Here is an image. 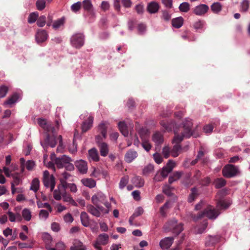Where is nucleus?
Masks as SVG:
<instances>
[{"label": "nucleus", "mask_w": 250, "mask_h": 250, "mask_svg": "<svg viewBox=\"0 0 250 250\" xmlns=\"http://www.w3.org/2000/svg\"><path fill=\"white\" fill-rule=\"evenodd\" d=\"M57 188L53 192V197L55 200L60 201L62 197L64 202L75 203L71 196L65 191V187H63V189L60 188L58 185Z\"/></svg>", "instance_id": "obj_5"}, {"label": "nucleus", "mask_w": 250, "mask_h": 250, "mask_svg": "<svg viewBox=\"0 0 250 250\" xmlns=\"http://www.w3.org/2000/svg\"><path fill=\"white\" fill-rule=\"evenodd\" d=\"M132 184L137 188H141L144 186V181L143 179L139 176H135L132 180Z\"/></svg>", "instance_id": "obj_31"}, {"label": "nucleus", "mask_w": 250, "mask_h": 250, "mask_svg": "<svg viewBox=\"0 0 250 250\" xmlns=\"http://www.w3.org/2000/svg\"><path fill=\"white\" fill-rule=\"evenodd\" d=\"M82 4L83 9L89 13V15L92 17H94L95 16V13L93 10V5L91 0H84L83 1Z\"/></svg>", "instance_id": "obj_18"}, {"label": "nucleus", "mask_w": 250, "mask_h": 250, "mask_svg": "<svg viewBox=\"0 0 250 250\" xmlns=\"http://www.w3.org/2000/svg\"><path fill=\"white\" fill-rule=\"evenodd\" d=\"M213 183L216 188H220L226 185V181L223 178H219L215 179Z\"/></svg>", "instance_id": "obj_33"}, {"label": "nucleus", "mask_w": 250, "mask_h": 250, "mask_svg": "<svg viewBox=\"0 0 250 250\" xmlns=\"http://www.w3.org/2000/svg\"><path fill=\"white\" fill-rule=\"evenodd\" d=\"M45 1L44 0H38L36 5L37 8L39 10H42L45 7Z\"/></svg>", "instance_id": "obj_51"}, {"label": "nucleus", "mask_w": 250, "mask_h": 250, "mask_svg": "<svg viewBox=\"0 0 250 250\" xmlns=\"http://www.w3.org/2000/svg\"><path fill=\"white\" fill-rule=\"evenodd\" d=\"M210 8L214 13L218 14L222 10V5L220 2H214L211 5Z\"/></svg>", "instance_id": "obj_39"}, {"label": "nucleus", "mask_w": 250, "mask_h": 250, "mask_svg": "<svg viewBox=\"0 0 250 250\" xmlns=\"http://www.w3.org/2000/svg\"><path fill=\"white\" fill-rule=\"evenodd\" d=\"M70 176L71 175L69 173L66 172L62 173L59 177L60 182V184L59 185V187H61V188L63 189V187H65L67 184L66 181V180H67Z\"/></svg>", "instance_id": "obj_21"}, {"label": "nucleus", "mask_w": 250, "mask_h": 250, "mask_svg": "<svg viewBox=\"0 0 250 250\" xmlns=\"http://www.w3.org/2000/svg\"><path fill=\"white\" fill-rule=\"evenodd\" d=\"M82 7V3L80 1H78L76 3H74L71 6V10L74 12H77L79 11Z\"/></svg>", "instance_id": "obj_53"}, {"label": "nucleus", "mask_w": 250, "mask_h": 250, "mask_svg": "<svg viewBox=\"0 0 250 250\" xmlns=\"http://www.w3.org/2000/svg\"><path fill=\"white\" fill-rule=\"evenodd\" d=\"M138 155L136 151L130 149L126 152L125 155V161L127 163H130L138 157Z\"/></svg>", "instance_id": "obj_13"}, {"label": "nucleus", "mask_w": 250, "mask_h": 250, "mask_svg": "<svg viewBox=\"0 0 250 250\" xmlns=\"http://www.w3.org/2000/svg\"><path fill=\"white\" fill-rule=\"evenodd\" d=\"M109 242V236L106 233L99 234L93 242L92 245L96 250H103L102 246H105Z\"/></svg>", "instance_id": "obj_7"}, {"label": "nucleus", "mask_w": 250, "mask_h": 250, "mask_svg": "<svg viewBox=\"0 0 250 250\" xmlns=\"http://www.w3.org/2000/svg\"><path fill=\"white\" fill-rule=\"evenodd\" d=\"M88 157L89 159L95 162H97L99 160L98 152L95 148H92L88 150Z\"/></svg>", "instance_id": "obj_26"}, {"label": "nucleus", "mask_w": 250, "mask_h": 250, "mask_svg": "<svg viewBox=\"0 0 250 250\" xmlns=\"http://www.w3.org/2000/svg\"><path fill=\"white\" fill-rule=\"evenodd\" d=\"M64 20L62 19H60L55 21L53 25V28L54 29H57L59 28L61 25L63 24Z\"/></svg>", "instance_id": "obj_58"}, {"label": "nucleus", "mask_w": 250, "mask_h": 250, "mask_svg": "<svg viewBox=\"0 0 250 250\" xmlns=\"http://www.w3.org/2000/svg\"><path fill=\"white\" fill-rule=\"evenodd\" d=\"M19 98V94L17 93H14L4 103V104L7 105L13 104L17 102Z\"/></svg>", "instance_id": "obj_34"}, {"label": "nucleus", "mask_w": 250, "mask_h": 250, "mask_svg": "<svg viewBox=\"0 0 250 250\" xmlns=\"http://www.w3.org/2000/svg\"><path fill=\"white\" fill-rule=\"evenodd\" d=\"M81 221L82 225L85 227L89 226L90 222L88 214L84 211L81 213Z\"/></svg>", "instance_id": "obj_29"}, {"label": "nucleus", "mask_w": 250, "mask_h": 250, "mask_svg": "<svg viewBox=\"0 0 250 250\" xmlns=\"http://www.w3.org/2000/svg\"><path fill=\"white\" fill-rule=\"evenodd\" d=\"M142 146L143 147L146 151H149L151 148V146L146 140H142Z\"/></svg>", "instance_id": "obj_55"}, {"label": "nucleus", "mask_w": 250, "mask_h": 250, "mask_svg": "<svg viewBox=\"0 0 250 250\" xmlns=\"http://www.w3.org/2000/svg\"><path fill=\"white\" fill-rule=\"evenodd\" d=\"M229 204H217L215 207L209 205L199 214L197 219L204 216L209 219H215L220 213V210L227 209L229 208Z\"/></svg>", "instance_id": "obj_3"}, {"label": "nucleus", "mask_w": 250, "mask_h": 250, "mask_svg": "<svg viewBox=\"0 0 250 250\" xmlns=\"http://www.w3.org/2000/svg\"><path fill=\"white\" fill-rule=\"evenodd\" d=\"M107 123L106 122H102L98 126V131L101 135H98L96 137V142L98 144L100 149V154L102 156H106L109 152V147L108 145L104 142H101L103 139L106 137Z\"/></svg>", "instance_id": "obj_2"}, {"label": "nucleus", "mask_w": 250, "mask_h": 250, "mask_svg": "<svg viewBox=\"0 0 250 250\" xmlns=\"http://www.w3.org/2000/svg\"><path fill=\"white\" fill-rule=\"evenodd\" d=\"M152 140L156 145H160L164 142L163 136L159 132H157L153 134Z\"/></svg>", "instance_id": "obj_28"}, {"label": "nucleus", "mask_w": 250, "mask_h": 250, "mask_svg": "<svg viewBox=\"0 0 250 250\" xmlns=\"http://www.w3.org/2000/svg\"><path fill=\"white\" fill-rule=\"evenodd\" d=\"M144 212V209L142 207H138L135 211L134 213L132 215L134 217H137L142 215Z\"/></svg>", "instance_id": "obj_63"}, {"label": "nucleus", "mask_w": 250, "mask_h": 250, "mask_svg": "<svg viewBox=\"0 0 250 250\" xmlns=\"http://www.w3.org/2000/svg\"><path fill=\"white\" fill-rule=\"evenodd\" d=\"M51 159L52 161H54L55 164L58 168L65 167L68 171H72L74 169V165L71 163V158L65 155L56 158L55 154L52 153L51 155Z\"/></svg>", "instance_id": "obj_4"}, {"label": "nucleus", "mask_w": 250, "mask_h": 250, "mask_svg": "<svg viewBox=\"0 0 250 250\" xmlns=\"http://www.w3.org/2000/svg\"><path fill=\"white\" fill-rule=\"evenodd\" d=\"M33 242L28 244L26 243H21L20 242L18 244V246L20 249L23 248H32L33 247Z\"/></svg>", "instance_id": "obj_61"}, {"label": "nucleus", "mask_w": 250, "mask_h": 250, "mask_svg": "<svg viewBox=\"0 0 250 250\" xmlns=\"http://www.w3.org/2000/svg\"><path fill=\"white\" fill-rule=\"evenodd\" d=\"M39 208H46L47 210L42 209L39 213V216L40 218L46 219L49 214V212H51V208L50 204H38Z\"/></svg>", "instance_id": "obj_16"}, {"label": "nucleus", "mask_w": 250, "mask_h": 250, "mask_svg": "<svg viewBox=\"0 0 250 250\" xmlns=\"http://www.w3.org/2000/svg\"><path fill=\"white\" fill-rule=\"evenodd\" d=\"M208 6L204 4H200L196 6L194 10V13L198 16H202L205 14L208 10Z\"/></svg>", "instance_id": "obj_14"}, {"label": "nucleus", "mask_w": 250, "mask_h": 250, "mask_svg": "<svg viewBox=\"0 0 250 250\" xmlns=\"http://www.w3.org/2000/svg\"><path fill=\"white\" fill-rule=\"evenodd\" d=\"M40 181L38 178H34L32 181L30 189L36 192L39 189Z\"/></svg>", "instance_id": "obj_42"}, {"label": "nucleus", "mask_w": 250, "mask_h": 250, "mask_svg": "<svg viewBox=\"0 0 250 250\" xmlns=\"http://www.w3.org/2000/svg\"><path fill=\"white\" fill-rule=\"evenodd\" d=\"M118 126L121 132L124 136H127L128 131L127 127L124 122H120L118 124Z\"/></svg>", "instance_id": "obj_35"}, {"label": "nucleus", "mask_w": 250, "mask_h": 250, "mask_svg": "<svg viewBox=\"0 0 250 250\" xmlns=\"http://www.w3.org/2000/svg\"><path fill=\"white\" fill-rule=\"evenodd\" d=\"M71 45L76 48H80L84 44V36L82 34L77 33L73 35L71 38Z\"/></svg>", "instance_id": "obj_9"}, {"label": "nucleus", "mask_w": 250, "mask_h": 250, "mask_svg": "<svg viewBox=\"0 0 250 250\" xmlns=\"http://www.w3.org/2000/svg\"><path fill=\"white\" fill-rule=\"evenodd\" d=\"M42 238L45 243V247L51 245L52 238L49 234L46 232L42 233Z\"/></svg>", "instance_id": "obj_38"}, {"label": "nucleus", "mask_w": 250, "mask_h": 250, "mask_svg": "<svg viewBox=\"0 0 250 250\" xmlns=\"http://www.w3.org/2000/svg\"><path fill=\"white\" fill-rule=\"evenodd\" d=\"M69 188L70 191L72 192H76L77 191V188L75 184L67 183V185L65 187V191L66 189Z\"/></svg>", "instance_id": "obj_60"}, {"label": "nucleus", "mask_w": 250, "mask_h": 250, "mask_svg": "<svg viewBox=\"0 0 250 250\" xmlns=\"http://www.w3.org/2000/svg\"><path fill=\"white\" fill-rule=\"evenodd\" d=\"M8 92V88L6 86H0V98L4 97Z\"/></svg>", "instance_id": "obj_57"}, {"label": "nucleus", "mask_w": 250, "mask_h": 250, "mask_svg": "<svg viewBox=\"0 0 250 250\" xmlns=\"http://www.w3.org/2000/svg\"><path fill=\"white\" fill-rule=\"evenodd\" d=\"M37 24L39 27H43L46 23V18L45 16H41L38 18L37 20Z\"/></svg>", "instance_id": "obj_48"}, {"label": "nucleus", "mask_w": 250, "mask_h": 250, "mask_svg": "<svg viewBox=\"0 0 250 250\" xmlns=\"http://www.w3.org/2000/svg\"><path fill=\"white\" fill-rule=\"evenodd\" d=\"M93 123V117L89 116L87 120L84 121L82 125V129L83 132H86L92 126Z\"/></svg>", "instance_id": "obj_20"}, {"label": "nucleus", "mask_w": 250, "mask_h": 250, "mask_svg": "<svg viewBox=\"0 0 250 250\" xmlns=\"http://www.w3.org/2000/svg\"><path fill=\"white\" fill-rule=\"evenodd\" d=\"M220 240L218 236H209L206 241L205 244L207 246H213L217 243Z\"/></svg>", "instance_id": "obj_27"}, {"label": "nucleus", "mask_w": 250, "mask_h": 250, "mask_svg": "<svg viewBox=\"0 0 250 250\" xmlns=\"http://www.w3.org/2000/svg\"><path fill=\"white\" fill-rule=\"evenodd\" d=\"M13 178V181L11 183V190L12 193L14 194L15 192L16 188H14L15 185H18L20 182L21 179L19 176V173H16L11 174Z\"/></svg>", "instance_id": "obj_24"}, {"label": "nucleus", "mask_w": 250, "mask_h": 250, "mask_svg": "<svg viewBox=\"0 0 250 250\" xmlns=\"http://www.w3.org/2000/svg\"><path fill=\"white\" fill-rule=\"evenodd\" d=\"M57 142L56 140V136L55 135H53L51 137L49 134H47L46 138L44 140V143H41V145L43 148L45 149L48 146H49L51 147H54L56 145Z\"/></svg>", "instance_id": "obj_11"}, {"label": "nucleus", "mask_w": 250, "mask_h": 250, "mask_svg": "<svg viewBox=\"0 0 250 250\" xmlns=\"http://www.w3.org/2000/svg\"><path fill=\"white\" fill-rule=\"evenodd\" d=\"M162 18L166 21H168L171 18V15L167 10L162 11Z\"/></svg>", "instance_id": "obj_62"}, {"label": "nucleus", "mask_w": 250, "mask_h": 250, "mask_svg": "<svg viewBox=\"0 0 250 250\" xmlns=\"http://www.w3.org/2000/svg\"><path fill=\"white\" fill-rule=\"evenodd\" d=\"M227 190L225 189H222L220 191H219L217 195L216 198H219V200L217 201L216 203H226L225 202V201L223 200L222 196L226 194Z\"/></svg>", "instance_id": "obj_50"}, {"label": "nucleus", "mask_w": 250, "mask_h": 250, "mask_svg": "<svg viewBox=\"0 0 250 250\" xmlns=\"http://www.w3.org/2000/svg\"><path fill=\"white\" fill-rule=\"evenodd\" d=\"M75 166L80 173L84 174L87 172L88 167L86 161L83 160L77 161L75 163Z\"/></svg>", "instance_id": "obj_17"}, {"label": "nucleus", "mask_w": 250, "mask_h": 250, "mask_svg": "<svg viewBox=\"0 0 250 250\" xmlns=\"http://www.w3.org/2000/svg\"><path fill=\"white\" fill-rule=\"evenodd\" d=\"M161 125L167 131H171L172 129L175 134V137L173 139V142L176 144H178L182 141L184 138H189L191 136L195 137L198 136L192 130V122L189 119H186L183 123V131L181 134H177L178 132V127L174 122H170L162 120L160 122Z\"/></svg>", "instance_id": "obj_1"}, {"label": "nucleus", "mask_w": 250, "mask_h": 250, "mask_svg": "<svg viewBox=\"0 0 250 250\" xmlns=\"http://www.w3.org/2000/svg\"><path fill=\"white\" fill-rule=\"evenodd\" d=\"M105 197L104 195L101 192L95 193L92 197V203H106L105 201Z\"/></svg>", "instance_id": "obj_19"}, {"label": "nucleus", "mask_w": 250, "mask_h": 250, "mask_svg": "<svg viewBox=\"0 0 250 250\" xmlns=\"http://www.w3.org/2000/svg\"><path fill=\"white\" fill-rule=\"evenodd\" d=\"M191 193L189 195L188 201L189 202H192L194 201L195 199L198 195V190L196 188H193L191 189Z\"/></svg>", "instance_id": "obj_40"}, {"label": "nucleus", "mask_w": 250, "mask_h": 250, "mask_svg": "<svg viewBox=\"0 0 250 250\" xmlns=\"http://www.w3.org/2000/svg\"><path fill=\"white\" fill-rule=\"evenodd\" d=\"M190 8L189 4L188 2H184L182 3L179 7V9L180 11L183 12H187L189 11Z\"/></svg>", "instance_id": "obj_46"}, {"label": "nucleus", "mask_w": 250, "mask_h": 250, "mask_svg": "<svg viewBox=\"0 0 250 250\" xmlns=\"http://www.w3.org/2000/svg\"><path fill=\"white\" fill-rule=\"evenodd\" d=\"M153 158L156 163L161 164L163 162V158L160 154L156 153L153 155Z\"/></svg>", "instance_id": "obj_59"}, {"label": "nucleus", "mask_w": 250, "mask_h": 250, "mask_svg": "<svg viewBox=\"0 0 250 250\" xmlns=\"http://www.w3.org/2000/svg\"><path fill=\"white\" fill-rule=\"evenodd\" d=\"M171 150L168 146H165L162 150V153L165 158H167L169 156Z\"/></svg>", "instance_id": "obj_56"}, {"label": "nucleus", "mask_w": 250, "mask_h": 250, "mask_svg": "<svg viewBox=\"0 0 250 250\" xmlns=\"http://www.w3.org/2000/svg\"><path fill=\"white\" fill-rule=\"evenodd\" d=\"M174 240L173 237H167L162 239L159 243L160 247L163 250L168 249L172 244Z\"/></svg>", "instance_id": "obj_15"}, {"label": "nucleus", "mask_w": 250, "mask_h": 250, "mask_svg": "<svg viewBox=\"0 0 250 250\" xmlns=\"http://www.w3.org/2000/svg\"><path fill=\"white\" fill-rule=\"evenodd\" d=\"M39 15L37 12H33L31 13L28 18V22L29 23H34L38 18Z\"/></svg>", "instance_id": "obj_45"}, {"label": "nucleus", "mask_w": 250, "mask_h": 250, "mask_svg": "<svg viewBox=\"0 0 250 250\" xmlns=\"http://www.w3.org/2000/svg\"><path fill=\"white\" fill-rule=\"evenodd\" d=\"M70 250H86V247L79 240L75 239L73 241V245L70 248Z\"/></svg>", "instance_id": "obj_22"}, {"label": "nucleus", "mask_w": 250, "mask_h": 250, "mask_svg": "<svg viewBox=\"0 0 250 250\" xmlns=\"http://www.w3.org/2000/svg\"><path fill=\"white\" fill-rule=\"evenodd\" d=\"M129 180L128 176H125L121 178L119 183V188L123 189L127 184Z\"/></svg>", "instance_id": "obj_44"}, {"label": "nucleus", "mask_w": 250, "mask_h": 250, "mask_svg": "<svg viewBox=\"0 0 250 250\" xmlns=\"http://www.w3.org/2000/svg\"><path fill=\"white\" fill-rule=\"evenodd\" d=\"M138 134L142 140H146L147 138V130L144 128H140L138 131Z\"/></svg>", "instance_id": "obj_47"}, {"label": "nucleus", "mask_w": 250, "mask_h": 250, "mask_svg": "<svg viewBox=\"0 0 250 250\" xmlns=\"http://www.w3.org/2000/svg\"><path fill=\"white\" fill-rule=\"evenodd\" d=\"M55 246L57 250H66V246L62 242L57 243Z\"/></svg>", "instance_id": "obj_64"}, {"label": "nucleus", "mask_w": 250, "mask_h": 250, "mask_svg": "<svg viewBox=\"0 0 250 250\" xmlns=\"http://www.w3.org/2000/svg\"><path fill=\"white\" fill-rule=\"evenodd\" d=\"M22 216L26 221H29L31 219V212L27 208L24 209L22 211Z\"/></svg>", "instance_id": "obj_43"}, {"label": "nucleus", "mask_w": 250, "mask_h": 250, "mask_svg": "<svg viewBox=\"0 0 250 250\" xmlns=\"http://www.w3.org/2000/svg\"><path fill=\"white\" fill-rule=\"evenodd\" d=\"M250 6V1L249 0H243L240 3V11L246 12L248 11Z\"/></svg>", "instance_id": "obj_41"}, {"label": "nucleus", "mask_w": 250, "mask_h": 250, "mask_svg": "<svg viewBox=\"0 0 250 250\" xmlns=\"http://www.w3.org/2000/svg\"><path fill=\"white\" fill-rule=\"evenodd\" d=\"M154 169V166L152 164H149L146 166L143 169V174L144 175H147L150 173Z\"/></svg>", "instance_id": "obj_52"}, {"label": "nucleus", "mask_w": 250, "mask_h": 250, "mask_svg": "<svg viewBox=\"0 0 250 250\" xmlns=\"http://www.w3.org/2000/svg\"><path fill=\"white\" fill-rule=\"evenodd\" d=\"M47 37L48 34L46 31L43 29H39L35 36L36 42L38 44L44 42Z\"/></svg>", "instance_id": "obj_12"}, {"label": "nucleus", "mask_w": 250, "mask_h": 250, "mask_svg": "<svg viewBox=\"0 0 250 250\" xmlns=\"http://www.w3.org/2000/svg\"><path fill=\"white\" fill-rule=\"evenodd\" d=\"M38 123L45 131L50 124L47 123L46 120L41 118L38 119Z\"/></svg>", "instance_id": "obj_49"}, {"label": "nucleus", "mask_w": 250, "mask_h": 250, "mask_svg": "<svg viewBox=\"0 0 250 250\" xmlns=\"http://www.w3.org/2000/svg\"><path fill=\"white\" fill-rule=\"evenodd\" d=\"M82 184L89 188H94L96 186V182L91 178H84L81 180Z\"/></svg>", "instance_id": "obj_30"}, {"label": "nucleus", "mask_w": 250, "mask_h": 250, "mask_svg": "<svg viewBox=\"0 0 250 250\" xmlns=\"http://www.w3.org/2000/svg\"><path fill=\"white\" fill-rule=\"evenodd\" d=\"M239 172L238 167L231 164L226 165L222 169L223 175L227 178L233 177L236 176Z\"/></svg>", "instance_id": "obj_8"}, {"label": "nucleus", "mask_w": 250, "mask_h": 250, "mask_svg": "<svg viewBox=\"0 0 250 250\" xmlns=\"http://www.w3.org/2000/svg\"><path fill=\"white\" fill-rule=\"evenodd\" d=\"M159 9L158 3L155 1H152L147 5V9L150 13H156Z\"/></svg>", "instance_id": "obj_25"}, {"label": "nucleus", "mask_w": 250, "mask_h": 250, "mask_svg": "<svg viewBox=\"0 0 250 250\" xmlns=\"http://www.w3.org/2000/svg\"><path fill=\"white\" fill-rule=\"evenodd\" d=\"M170 204H164L160 208V213L163 216H165L170 208Z\"/></svg>", "instance_id": "obj_54"}, {"label": "nucleus", "mask_w": 250, "mask_h": 250, "mask_svg": "<svg viewBox=\"0 0 250 250\" xmlns=\"http://www.w3.org/2000/svg\"><path fill=\"white\" fill-rule=\"evenodd\" d=\"M183 19L181 17L173 19L171 21L172 25L176 28L181 27L183 24Z\"/></svg>", "instance_id": "obj_32"}, {"label": "nucleus", "mask_w": 250, "mask_h": 250, "mask_svg": "<svg viewBox=\"0 0 250 250\" xmlns=\"http://www.w3.org/2000/svg\"><path fill=\"white\" fill-rule=\"evenodd\" d=\"M43 183L45 187L50 188L51 191H52L55 188V181L53 176H51L50 178L43 179Z\"/></svg>", "instance_id": "obj_23"}, {"label": "nucleus", "mask_w": 250, "mask_h": 250, "mask_svg": "<svg viewBox=\"0 0 250 250\" xmlns=\"http://www.w3.org/2000/svg\"><path fill=\"white\" fill-rule=\"evenodd\" d=\"M182 148L180 145L175 144L172 149L171 150V155L173 157H176L179 155V153L181 152Z\"/></svg>", "instance_id": "obj_37"}, {"label": "nucleus", "mask_w": 250, "mask_h": 250, "mask_svg": "<svg viewBox=\"0 0 250 250\" xmlns=\"http://www.w3.org/2000/svg\"><path fill=\"white\" fill-rule=\"evenodd\" d=\"M167 225L170 230H171L176 235L179 234L183 230V225L182 223L177 224L175 219H173L168 222Z\"/></svg>", "instance_id": "obj_10"}, {"label": "nucleus", "mask_w": 250, "mask_h": 250, "mask_svg": "<svg viewBox=\"0 0 250 250\" xmlns=\"http://www.w3.org/2000/svg\"><path fill=\"white\" fill-rule=\"evenodd\" d=\"M88 211L96 217H100L102 214L108 212L107 208H104L100 204H89L87 206Z\"/></svg>", "instance_id": "obj_6"}, {"label": "nucleus", "mask_w": 250, "mask_h": 250, "mask_svg": "<svg viewBox=\"0 0 250 250\" xmlns=\"http://www.w3.org/2000/svg\"><path fill=\"white\" fill-rule=\"evenodd\" d=\"M7 213L9 216V219L11 222H14L15 221H20L21 220V216L19 213L15 214L10 211H8Z\"/></svg>", "instance_id": "obj_36"}]
</instances>
